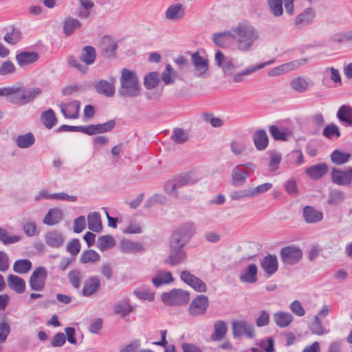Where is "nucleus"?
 Returning a JSON list of instances; mask_svg holds the SVG:
<instances>
[{
	"mask_svg": "<svg viewBox=\"0 0 352 352\" xmlns=\"http://www.w3.org/2000/svg\"><path fill=\"white\" fill-rule=\"evenodd\" d=\"M172 140L179 144L186 143L189 140L188 133L182 128H175L171 136Z\"/></svg>",
	"mask_w": 352,
	"mask_h": 352,
	"instance_id": "8fccbe9b",
	"label": "nucleus"
},
{
	"mask_svg": "<svg viewBox=\"0 0 352 352\" xmlns=\"http://www.w3.org/2000/svg\"><path fill=\"white\" fill-rule=\"evenodd\" d=\"M316 16V11L313 8H307L298 14L294 20V23L299 28L311 24Z\"/></svg>",
	"mask_w": 352,
	"mask_h": 352,
	"instance_id": "412c9836",
	"label": "nucleus"
},
{
	"mask_svg": "<svg viewBox=\"0 0 352 352\" xmlns=\"http://www.w3.org/2000/svg\"><path fill=\"white\" fill-rule=\"evenodd\" d=\"M116 126V122L110 120L102 124H89L85 126V133L93 135L111 131Z\"/></svg>",
	"mask_w": 352,
	"mask_h": 352,
	"instance_id": "f3484780",
	"label": "nucleus"
},
{
	"mask_svg": "<svg viewBox=\"0 0 352 352\" xmlns=\"http://www.w3.org/2000/svg\"><path fill=\"white\" fill-rule=\"evenodd\" d=\"M307 62V59L302 58L299 60H296L294 61H292L290 63L283 64L281 65L274 67L269 70L267 72V75L271 77L278 76L289 71H292L298 67L306 64Z\"/></svg>",
	"mask_w": 352,
	"mask_h": 352,
	"instance_id": "2eb2a0df",
	"label": "nucleus"
},
{
	"mask_svg": "<svg viewBox=\"0 0 352 352\" xmlns=\"http://www.w3.org/2000/svg\"><path fill=\"white\" fill-rule=\"evenodd\" d=\"M337 118L340 122L345 123L349 126H352V107L349 105H342L338 112Z\"/></svg>",
	"mask_w": 352,
	"mask_h": 352,
	"instance_id": "c756f323",
	"label": "nucleus"
},
{
	"mask_svg": "<svg viewBox=\"0 0 352 352\" xmlns=\"http://www.w3.org/2000/svg\"><path fill=\"white\" fill-rule=\"evenodd\" d=\"M333 183L343 186H351L352 182V168L344 169L333 168L331 173Z\"/></svg>",
	"mask_w": 352,
	"mask_h": 352,
	"instance_id": "9b49d317",
	"label": "nucleus"
},
{
	"mask_svg": "<svg viewBox=\"0 0 352 352\" xmlns=\"http://www.w3.org/2000/svg\"><path fill=\"white\" fill-rule=\"evenodd\" d=\"M120 248L122 252L126 254H135L144 252L145 250L141 243L129 240L122 241Z\"/></svg>",
	"mask_w": 352,
	"mask_h": 352,
	"instance_id": "7c9ffc66",
	"label": "nucleus"
},
{
	"mask_svg": "<svg viewBox=\"0 0 352 352\" xmlns=\"http://www.w3.org/2000/svg\"><path fill=\"white\" fill-rule=\"evenodd\" d=\"M292 89L299 93L305 92L309 87L308 82L302 77H297L292 79L290 82Z\"/></svg>",
	"mask_w": 352,
	"mask_h": 352,
	"instance_id": "3c124183",
	"label": "nucleus"
},
{
	"mask_svg": "<svg viewBox=\"0 0 352 352\" xmlns=\"http://www.w3.org/2000/svg\"><path fill=\"white\" fill-rule=\"evenodd\" d=\"M294 320L293 316L289 312L278 311L274 314V320L280 328L288 327Z\"/></svg>",
	"mask_w": 352,
	"mask_h": 352,
	"instance_id": "2f4dec72",
	"label": "nucleus"
},
{
	"mask_svg": "<svg viewBox=\"0 0 352 352\" xmlns=\"http://www.w3.org/2000/svg\"><path fill=\"white\" fill-rule=\"evenodd\" d=\"M309 329L313 334L318 336H322L327 333L322 325V322L318 318V315H316L314 316L313 322L309 325Z\"/></svg>",
	"mask_w": 352,
	"mask_h": 352,
	"instance_id": "4d7b16f0",
	"label": "nucleus"
},
{
	"mask_svg": "<svg viewBox=\"0 0 352 352\" xmlns=\"http://www.w3.org/2000/svg\"><path fill=\"white\" fill-rule=\"evenodd\" d=\"M39 56L35 52H21L16 56V60L20 67L32 64L38 60Z\"/></svg>",
	"mask_w": 352,
	"mask_h": 352,
	"instance_id": "393cba45",
	"label": "nucleus"
},
{
	"mask_svg": "<svg viewBox=\"0 0 352 352\" xmlns=\"http://www.w3.org/2000/svg\"><path fill=\"white\" fill-rule=\"evenodd\" d=\"M254 144L258 151L265 150L269 143V138L264 129L257 130L253 137Z\"/></svg>",
	"mask_w": 352,
	"mask_h": 352,
	"instance_id": "c85d7f7f",
	"label": "nucleus"
},
{
	"mask_svg": "<svg viewBox=\"0 0 352 352\" xmlns=\"http://www.w3.org/2000/svg\"><path fill=\"white\" fill-rule=\"evenodd\" d=\"M47 277V269L43 266L36 267L33 271L29 280V285L31 289L42 291L45 288Z\"/></svg>",
	"mask_w": 352,
	"mask_h": 352,
	"instance_id": "1a4fd4ad",
	"label": "nucleus"
},
{
	"mask_svg": "<svg viewBox=\"0 0 352 352\" xmlns=\"http://www.w3.org/2000/svg\"><path fill=\"white\" fill-rule=\"evenodd\" d=\"M21 236L19 235H10L7 230L0 228V242L5 245L19 242Z\"/></svg>",
	"mask_w": 352,
	"mask_h": 352,
	"instance_id": "de8ad7c7",
	"label": "nucleus"
},
{
	"mask_svg": "<svg viewBox=\"0 0 352 352\" xmlns=\"http://www.w3.org/2000/svg\"><path fill=\"white\" fill-rule=\"evenodd\" d=\"M45 241L48 246L58 248L61 247L64 243V236L60 231L53 230L45 234Z\"/></svg>",
	"mask_w": 352,
	"mask_h": 352,
	"instance_id": "5701e85b",
	"label": "nucleus"
},
{
	"mask_svg": "<svg viewBox=\"0 0 352 352\" xmlns=\"http://www.w3.org/2000/svg\"><path fill=\"white\" fill-rule=\"evenodd\" d=\"M185 16V8L182 3L170 5L165 12V17L168 20L179 21Z\"/></svg>",
	"mask_w": 352,
	"mask_h": 352,
	"instance_id": "b1692460",
	"label": "nucleus"
},
{
	"mask_svg": "<svg viewBox=\"0 0 352 352\" xmlns=\"http://www.w3.org/2000/svg\"><path fill=\"white\" fill-rule=\"evenodd\" d=\"M209 305V300L206 295H198L191 302L188 312L192 316H200L206 313L207 309Z\"/></svg>",
	"mask_w": 352,
	"mask_h": 352,
	"instance_id": "f8f14e48",
	"label": "nucleus"
},
{
	"mask_svg": "<svg viewBox=\"0 0 352 352\" xmlns=\"http://www.w3.org/2000/svg\"><path fill=\"white\" fill-rule=\"evenodd\" d=\"M267 5L274 16H280L283 14V0H267Z\"/></svg>",
	"mask_w": 352,
	"mask_h": 352,
	"instance_id": "6e6d98bb",
	"label": "nucleus"
},
{
	"mask_svg": "<svg viewBox=\"0 0 352 352\" xmlns=\"http://www.w3.org/2000/svg\"><path fill=\"white\" fill-rule=\"evenodd\" d=\"M32 266V263L29 259H19L14 262L13 270L18 274H25L31 270Z\"/></svg>",
	"mask_w": 352,
	"mask_h": 352,
	"instance_id": "49530a36",
	"label": "nucleus"
},
{
	"mask_svg": "<svg viewBox=\"0 0 352 352\" xmlns=\"http://www.w3.org/2000/svg\"><path fill=\"white\" fill-rule=\"evenodd\" d=\"M35 142V138L32 133H27L19 135L16 139V143L18 147L21 148H27L32 146Z\"/></svg>",
	"mask_w": 352,
	"mask_h": 352,
	"instance_id": "a19ab883",
	"label": "nucleus"
},
{
	"mask_svg": "<svg viewBox=\"0 0 352 352\" xmlns=\"http://www.w3.org/2000/svg\"><path fill=\"white\" fill-rule=\"evenodd\" d=\"M272 188L271 183H265L257 186L256 187L250 189V198L254 197L258 195L264 193Z\"/></svg>",
	"mask_w": 352,
	"mask_h": 352,
	"instance_id": "e2e57ef3",
	"label": "nucleus"
},
{
	"mask_svg": "<svg viewBox=\"0 0 352 352\" xmlns=\"http://www.w3.org/2000/svg\"><path fill=\"white\" fill-rule=\"evenodd\" d=\"M302 216L308 223H314L320 221L323 218V214L316 210L313 206H306L303 208Z\"/></svg>",
	"mask_w": 352,
	"mask_h": 352,
	"instance_id": "a878e982",
	"label": "nucleus"
},
{
	"mask_svg": "<svg viewBox=\"0 0 352 352\" xmlns=\"http://www.w3.org/2000/svg\"><path fill=\"white\" fill-rule=\"evenodd\" d=\"M199 179L190 173H185L177 175L173 180L168 181L164 186L165 191L170 195L178 196L177 190L186 186H192L198 182Z\"/></svg>",
	"mask_w": 352,
	"mask_h": 352,
	"instance_id": "39448f33",
	"label": "nucleus"
},
{
	"mask_svg": "<svg viewBox=\"0 0 352 352\" xmlns=\"http://www.w3.org/2000/svg\"><path fill=\"white\" fill-rule=\"evenodd\" d=\"M322 135L328 139H331L333 136H336L337 138H340L341 133L338 126L334 123H331L324 127Z\"/></svg>",
	"mask_w": 352,
	"mask_h": 352,
	"instance_id": "13d9d810",
	"label": "nucleus"
},
{
	"mask_svg": "<svg viewBox=\"0 0 352 352\" xmlns=\"http://www.w3.org/2000/svg\"><path fill=\"white\" fill-rule=\"evenodd\" d=\"M67 250L73 256H76L80 250V243L78 239H73L67 245Z\"/></svg>",
	"mask_w": 352,
	"mask_h": 352,
	"instance_id": "0e129e2a",
	"label": "nucleus"
},
{
	"mask_svg": "<svg viewBox=\"0 0 352 352\" xmlns=\"http://www.w3.org/2000/svg\"><path fill=\"white\" fill-rule=\"evenodd\" d=\"M230 148L233 153L240 155L245 151L246 146L243 142L234 140L230 142Z\"/></svg>",
	"mask_w": 352,
	"mask_h": 352,
	"instance_id": "338daca9",
	"label": "nucleus"
},
{
	"mask_svg": "<svg viewBox=\"0 0 352 352\" xmlns=\"http://www.w3.org/2000/svg\"><path fill=\"white\" fill-rule=\"evenodd\" d=\"M16 67L14 63L10 60L4 61L0 65V76H6L14 73Z\"/></svg>",
	"mask_w": 352,
	"mask_h": 352,
	"instance_id": "680f3d73",
	"label": "nucleus"
},
{
	"mask_svg": "<svg viewBox=\"0 0 352 352\" xmlns=\"http://www.w3.org/2000/svg\"><path fill=\"white\" fill-rule=\"evenodd\" d=\"M161 299L166 305L181 306L188 302L190 294L188 292L182 289H173L169 292L162 293Z\"/></svg>",
	"mask_w": 352,
	"mask_h": 352,
	"instance_id": "423d86ee",
	"label": "nucleus"
},
{
	"mask_svg": "<svg viewBox=\"0 0 352 352\" xmlns=\"http://www.w3.org/2000/svg\"><path fill=\"white\" fill-rule=\"evenodd\" d=\"M9 287L18 294H22L25 290V280L16 275L9 274L7 278Z\"/></svg>",
	"mask_w": 352,
	"mask_h": 352,
	"instance_id": "cd10ccee",
	"label": "nucleus"
},
{
	"mask_svg": "<svg viewBox=\"0 0 352 352\" xmlns=\"http://www.w3.org/2000/svg\"><path fill=\"white\" fill-rule=\"evenodd\" d=\"M195 232L196 227L192 221L185 222L173 231L169 240V255L164 261L166 264L175 266L186 262L184 247Z\"/></svg>",
	"mask_w": 352,
	"mask_h": 352,
	"instance_id": "f257e3e1",
	"label": "nucleus"
},
{
	"mask_svg": "<svg viewBox=\"0 0 352 352\" xmlns=\"http://www.w3.org/2000/svg\"><path fill=\"white\" fill-rule=\"evenodd\" d=\"M67 63L69 67L74 68L82 74H85L88 70L87 66L81 64L78 58L73 55L67 58Z\"/></svg>",
	"mask_w": 352,
	"mask_h": 352,
	"instance_id": "5fc2aeb1",
	"label": "nucleus"
},
{
	"mask_svg": "<svg viewBox=\"0 0 352 352\" xmlns=\"http://www.w3.org/2000/svg\"><path fill=\"white\" fill-rule=\"evenodd\" d=\"M100 289V280L97 276H92L84 283L81 294L85 297H90Z\"/></svg>",
	"mask_w": 352,
	"mask_h": 352,
	"instance_id": "a211bd4d",
	"label": "nucleus"
},
{
	"mask_svg": "<svg viewBox=\"0 0 352 352\" xmlns=\"http://www.w3.org/2000/svg\"><path fill=\"white\" fill-rule=\"evenodd\" d=\"M206 122H209L213 127L218 128L223 125V122L219 118L213 117L212 113H205L202 115Z\"/></svg>",
	"mask_w": 352,
	"mask_h": 352,
	"instance_id": "69168bd1",
	"label": "nucleus"
},
{
	"mask_svg": "<svg viewBox=\"0 0 352 352\" xmlns=\"http://www.w3.org/2000/svg\"><path fill=\"white\" fill-rule=\"evenodd\" d=\"M345 199V194L338 189H331L328 198V203L331 205H337L343 201Z\"/></svg>",
	"mask_w": 352,
	"mask_h": 352,
	"instance_id": "603ef678",
	"label": "nucleus"
},
{
	"mask_svg": "<svg viewBox=\"0 0 352 352\" xmlns=\"http://www.w3.org/2000/svg\"><path fill=\"white\" fill-rule=\"evenodd\" d=\"M63 217L62 212L57 208L50 209L45 214L43 223L48 226H54L58 223Z\"/></svg>",
	"mask_w": 352,
	"mask_h": 352,
	"instance_id": "e433bc0d",
	"label": "nucleus"
},
{
	"mask_svg": "<svg viewBox=\"0 0 352 352\" xmlns=\"http://www.w3.org/2000/svg\"><path fill=\"white\" fill-rule=\"evenodd\" d=\"M180 278L197 292L204 293L207 291L208 287L206 283L189 271H182L180 274Z\"/></svg>",
	"mask_w": 352,
	"mask_h": 352,
	"instance_id": "ddd939ff",
	"label": "nucleus"
},
{
	"mask_svg": "<svg viewBox=\"0 0 352 352\" xmlns=\"http://www.w3.org/2000/svg\"><path fill=\"white\" fill-rule=\"evenodd\" d=\"M133 310L128 300L124 299L116 302L113 306V313L122 317L128 316Z\"/></svg>",
	"mask_w": 352,
	"mask_h": 352,
	"instance_id": "c9c22d12",
	"label": "nucleus"
},
{
	"mask_svg": "<svg viewBox=\"0 0 352 352\" xmlns=\"http://www.w3.org/2000/svg\"><path fill=\"white\" fill-rule=\"evenodd\" d=\"M173 280L174 278L171 272L167 271H160L156 276L153 278L152 283L156 287H158L164 284H169L173 282Z\"/></svg>",
	"mask_w": 352,
	"mask_h": 352,
	"instance_id": "58836bf2",
	"label": "nucleus"
},
{
	"mask_svg": "<svg viewBox=\"0 0 352 352\" xmlns=\"http://www.w3.org/2000/svg\"><path fill=\"white\" fill-rule=\"evenodd\" d=\"M255 167V164L252 162L236 165L231 173L233 186L236 187L243 186L246 179L254 171Z\"/></svg>",
	"mask_w": 352,
	"mask_h": 352,
	"instance_id": "0eeeda50",
	"label": "nucleus"
},
{
	"mask_svg": "<svg viewBox=\"0 0 352 352\" xmlns=\"http://www.w3.org/2000/svg\"><path fill=\"white\" fill-rule=\"evenodd\" d=\"M257 271L255 264L250 265L247 270L240 275V280L243 283H255L257 281Z\"/></svg>",
	"mask_w": 352,
	"mask_h": 352,
	"instance_id": "f704fd0d",
	"label": "nucleus"
},
{
	"mask_svg": "<svg viewBox=\"0 0 352 352\" xmlns=\"http://www.w3.org/2000/svg\"><path fill=\"white\" fill-rule=\"evenodd\" d=\"M280 256L281 261L285 265H294L301 261L302 251L296 245H288L280 250Z\"/></svg>",
	"mask_w": 352,
	"mask_h": 352,
	"instance_id": "6e6552de",
	"label": "nucleus"
},
{
	"mask_svg": "<svg viewBox=\"0 0 352 352\" xmlns=\"http://www.w3.org/2000/svg\"><path fill=\"white\" fill-rule=\"evenodd\" d=\"M269 131L275 140L287 141L292 135V132L287 128L280 129L276 125H271Z\"/></svg>",
	"mask_w": 352,
	"mask_h": 352,
	"instance_id": "473e14b6",
	"label": "nucleus"
},
{
	"mask_svg": "<svg viewBox=\"0 0 352 352\" xmlns=\"http://www.w3.org/2000/svg\"><path fill=\"white\" fill-rule=\"evenodd\" d=\"M274 63V60H270L268 61L254 65H250L241 72L233 74L232 80L235 83H241L245 81V76L250 75L256 71L264 68L266 66L270 65Z\"/></svg>",
	"mask_w": 352,
	"mask_h": 352,
	"instance_id": "dca6fc26",
	"label": "nucleus"
},
{
	"mask_svg": "<svg viewBox=\"0 0 352 352\" xmlns=\"http://www.w3.org/2000/svg\"><path fill=\"white\" fill-rule=\"evenodd\" d=\"M82 278V273L78 270H71L68 274L69 281L75 289L80 287Z\"/></svg>",
	"mask_w": 352,
	"mask_h": 352,
	"instance_id": "bf43d9fd",
	"label": "nucleus"
},
{
	"mask_svg": "<svg viewBox=\"0 0 352 352\" xmlns=\"http://www.w3.org/2000/svg\"><path fill=\"white\" fill-rule=\"evenodd\" d=\"M96 58V52L94 47L87 45L85 46L80 56V60L85 64V65H91L95 63Z\"/></svg>",
	"mask_w": 352,
	"mask_h": 352,
	"instance_id": "72a5a7b5",
	"label": "nucleus"
},
{
	"mask_svg": "<svg viewBox=\"0 0 352 352\" xmlns=\"http://www.w3.org/2000/svg\"><path fill=\"white\" fill-rule=\"evenodd\" d=\"M60 111L65 118L76 119L78 118L80 102L77 100L60 105Z\"/></svg>",
	"mask_w": 352,
	"mask_h": 352,
	"instance_id": "4be33fe9",
	"label": "nucleus"
},
{
	"mask_svg": "<svg viewBox=\"0 0 352 352\" xmlns=\"http://www.w3.org/2000/svg\"><path fill=\"white\" fill-rule=\"evenodd\" d=\"M21 32L19 30L12 28L11 32H8L3 39L8 43L15 45L21 40Z\"/></svg>",
	"mask_w": 352,
	"mask_h": 352,
	"instance_id": "052dcab7",
	"label": "nucleus"
},
{
	"mask_svg": "<svg viewBox=\"0 0 352 352\" xmlns=\"http://www.w3.org/2000/svg\"><path fill=\"white\" fill-rule=\"evenodd\" d=\"M97 93L107 97H112L115 94V78H112L110 81L100 80L94 85Z\"/></svg>",
	"mask_w": 352,
	"mask_h": 352,
	"instance_id": "aec40b11",
	"label": "nucleus"
},
{
	"mask_svg": "<svg viewBox=\"0 0 352 352\" xmlns=\"http://www.w3.org/2000/svg\"><path fill=\"white\" fill-rule=\"evenodd\" d=\"M261 266L265 273L269 276L274 274L278 269L277 256L274 254H267L261 261Z\"/></svg>",
	"mask_w": 352,
	"mask_h": 352,
	"instance_id": "6ab92c4d",
	"label": "nucleus"
},
{
	"mask_svg": "<svg viewBox=\"0 0 352 352\" xmlns=\"http://www.w3.org/2000/svg\"><path fill=\"white\" fill-rule=\"evenodd\" d=\"M3 96L9 102L18 106L25 105L34 100L41 93L38 87L26 89L22 85L3 87Z\"/></svg>",
	"mask_w": 352,
	"mask_h": 352,
	"instance_id": "f03ea898",
	"label": "nucleus"
},
{
	"mask_svg": "<svg viewBox=\"0 0 352 352\" xmlns=\"http://www.w3.org/2000/svg\"><path fill=\"white\" fill-rule=\"evenodd\" d=\"M232 31L236 35L237 50L243 52H250L254 42L259 38L258 30L248 23H240L232 27Z\"/></svg>",
	"mask_w": 352,
	"mask_h": 352,
	"instance_id": "7ed1b4c3",
	"label": "nucleus"
},
{
	"mask_svg": "<svg viewBox=\"0 0 352 352\" xmlns=\"http://www.w3.org/2000/svg\"><path fill=\"white\" fill-rule=\"evenodd\" d=\"M214 332L211 336L213 341H218L222 340L227 332V325L226 322L223 320H218L214 325Z\"/></svg>",
	"mask_w": 352,
	"mask_h": 352,
	"instance_id": "79ce46f5",
	"label": "nucleus"
},
{
	"mask_svg": "<svg viewBox=\"0 0 352 352\" xmlns=\"http://www.w3.org/2000/svg\"><path fill=\"white\" fill-rule=\"evenodd\" d=\"M41 120L45 128L50 129L57 122V118L54 111L52 109H49L42 112L41 115Z\"/></svg>",
	"mask_w": 352,
	"mask_h": 352,
	"instance_id": "ea45409f",
	"label": "nucleus"
},
{
	"mask_svg": "<svg viewBox=\"0 0 352 352\" xmlns=\"http://www.w3.org/2000/svg\"><path fill=\"white\" fill-rule=\"evenodd\" d=\"M81 26V23L76 19L68 17L63 23L64 33L67 36L73 34L74 31Z\"/></svg>",
	"mask_w": 352,
	"mask_h": 352,
	"instance_id": "c03bdc74",
	"label": "nucleus"
},
{
	"mask_svg": "<svg viewBox=\"0 0 352 352\" xmlns=\"http://www.w3.org/2000/svg\"><path fill=\"white\" fill-rule=\"evenodd\" d=\"M191 61L195 67V75L199 78L205 77L208 70V60L196 52L191 55Z\"/></svg>",
	"mask_w": 352,
	"mask_h": 352,
	"instance_id": "4468645a",
	"label": "nucleus"
},
{
	"mask_svg": "<svg viewBox=\"0 0 352 352\" xmlns=\"http://www.w3.org/2000/svg\"><path fill=\"white\" fill-rule=\"evenodd\" d=\"M232 329L234 338L245 336L248 338L252 339L255 336L254 325L245 320L232 322Z\"/></svg>",
	"mask_w": 352,
	"mask_h": 352,
	"instance_id": "9d476101",
	"label": "nucleus"
},
{
	"mask_svg": "<svg viewBox=\"0 0 352 352\" xmlns=\"http://www.w3.org/2000/svg\"><path fill=\"white\" fill-rule=\"evenodd\" d=\"M351 157V154L335 150L331 155V162L336 165H342L346 163Z\"/></svg>",
	"mask_w": 352,
	"mask_h": 352,
	"instance_id": "09e8293b",
	"label": "nucleus"
},
{
	"mask_svg": "<svg viewBox=\"0 0 352 352\" xmlns=\"http://www.w3.org/2000/svg\"><path fill=\"white\" fill-rule=\"evenodd\" d=\"M88 228L95 232H100L102 230V222L100 214L97 212H91L87 216Z\"/></svg>",
	"mask_w": 352,
	"mask_h": 352,
	"instance_id": "4c0bfd02",
	"label": "nucleus"
},
{
	"mask_svg": "<svg viewBox=\"0 0 352 352\" xmlns=\"http://www.w3.org/2000/svg\"><path fill=\"white\" fill-rule=\"evenodd\" d=\"M328 170L327 164L320 163L309 166L306 169L305 173L312 179H319L328 172Z\"/></svg>",
	"mask_w": 352,
	"mask_h": 352,
	"instance_id": "bb28decb",
	"label": "nucleus"
},
{
	"mask_svg": "<svg viewBox=\"0 0 352 352\" xmlns=\"http://www.w3.org/2000/svg\"><path fill=\"white\" fill-rule=\"evenodd\" d=\"M224 73V75L232 76L236 70V66L234 64L232 59L229 58L221 67Z\"/></svg>",
	"mask_w": 352,
	"mask_h": 352,
	"instance_id": "774afa93",
	"label": "nucleus"
},
{
	"mask_svg": "<svg viewBox=\"0 0 352 352\" xmlns=\"http://www.w3.org/2000/svg\"><path fill=\"white\" fill-rule=\"evenodd\" d=\"M118 94L123 98H135L141 94V85L135 71L123 68L120 71Z\"/></svg>",
	"mask_w": 352,
	"mask_h": 352,
	"instance_id": "20e7f679",
	"label": "nucleus"
},
{
	"mask_svg": "<svg viewBox=\"0 0 352 352\" xmlns=\"http://www.w3.org/2000/svg\"><path fill=\"white\" fill-rule=\"evenodd\" d=\"M100 259V254L94 250H85L82 252L80 258V262L83 264L94 263Z\"/></svg>",
	"mask_w": 352,
	"mask_h": 352,
	"instance_id": "a18cd8bd",
	"label": "nucleus"
},
{
	"mask_svg": "<svg viewBox=\"0 0 352 352\" xmlns=\"http://www.w3.org/2000/svg\"><path fill=\"white\" fill-rule=\"evenodd\" d=\"M160 82L157 72H151L144 76V85L147 89H152L157 86Z\"/></svg>",
	"mask_w": 352,
	"mask_h": 352,
	"instance_id": "864d4df0",
	"label": "nucleus"
},
{
	"mask_svg": "<svg viewBox=\"0 0 352 352\" xmlns=\"http://www.w3.org/2000/svg\"><path fill=\"white\" fill-rule=\"evenodd\" d=\"M116 241L111 235H103L98 237L97 248L102 252L115 246Z\"/></svg>",
	"mask_w": 352,
	"mask_h": 352,
	"instance_id": "37998d69",
	"label": "nucleus"
}]
</instances>
